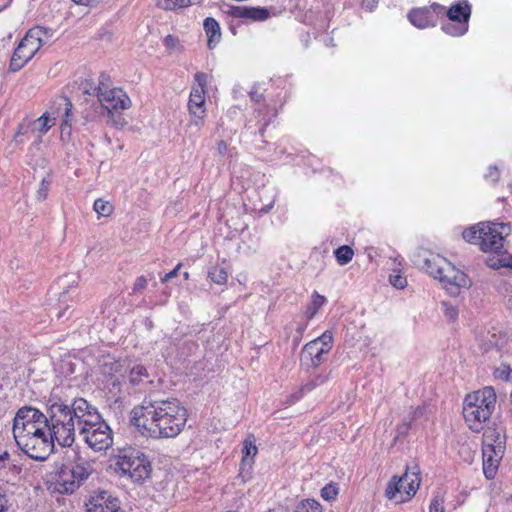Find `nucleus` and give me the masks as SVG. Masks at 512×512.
<instances>
[{"label":"nucleus","instance_id":"58","mask_svg":"<svg viewBox=\"0 0 512 512\" xmlns=\"http://www.w3.org/2000/svg\"><path fill=\"white\" fill-rule=\"evenodd\" d=\"M274 205V200H272L268 205H266L265 207L261 208V212H264V213H268L272 207Z\"/></svg>","mask_w":512,"mask_h":512},{"label":"nucleus","instance_id":"50","mask_svg":"<svg viewBox=\"0 0 512 512\" xmlns=\"http://www.w3.org/2000/svg\"><path fill=\"white\" fill-rule=\"evenodd\" d=\"M9 507V500L6 494L0 489V512H6Z\"/></svg>","mask_w":512,"mask_h":512},{"label":"nucleus","instance_id":"56","mask_svg":"<svg viewBox=\"0 0 512 512\" xmlns=\"http://www.w3.org/2000/svg\"><path fill=\"white\" fill-rule=\"evenodd\" d=\"M72 1L78 5L88 6V5L93 4L96 0H72Z\"/></svg>","mask_w":512,"mask_h":512},{"label":"nucleus","instance_id":"49","mask_svg":"<svg viewBox=\"0 0 512 512\" xmlns=\"http://www.w3.org/2000/svg\"><path fill=\"white\" fill-rule=\"evenodd\" d=\"M216 149L219 155L224 156L230 149L228 148V144L224 140H219L216 145Z\"/></svg>","mask_w":512,"mask_h":512},{"label":"nucleus","instance_id":"2","mask_svg":"<svg viewBox=\"0 0 512 512\" xmlns=\"http://www.w3.org/2000/svg\"><path fill=\"white\" fill-rule=\"evenodd\" d=\"M78 434L94 452H106L113 445V432L98 410L85 399H78Z\"/></svg>","mask_w":512,"mask_h":512},{"label":"nucleus","instance_id":"29","mask_svg":"<svg viewBox=\"0 0 512 512\" xmlns=\"http://www.w3.org/2000/svg\"><path fill=\"white\" fill-rule=\"evenodd\" d=\"M446 492L443 489H437L429 505V512H446L445 510Z\"/></svg>","mask_w":512,"mask_h":512},{"label":"nucleus","instance_id":"17","mask_svg":"<svg viewBox=\"0 0 512 512\" xmlns=\"http://www.w3.org/2000/svg\"><path fill=\"white\" fill-rule=\"evenodd\" d=\"M221 11L233 18L250 19L253 21H265L270 17V11L264 7H247L223 4Z\"/></svg>","mask_w":512,"mask_h":512},{"label":"nucleus","instance_id":"57","mask_svg":"<svg viewBox=\"0 0 512 512\" xmlns=\"http://www.w3.org/2000/svg\"><path fill=\"white\" fill-rule=\"evenodd\" d=\"M363 4L370 11H372L376 6L374 0H364Z\"/></svg>","mask_w":512,"mask_h":512},{"label":"nucleus","instance_id":"34","mask_svg":"<svg viewBox=\"0 0 512 512\" xmlns=\"http://www.w3.org/2000/svg\"><path fill=\"white\" fill-rule=\"evenodd\" d=\"M93 209L99 217H109L114 211V206L111 202L99 198L95 200Z\"/></svg>","mask_w":512,"mask_h":512},{"label":"nucleus","instance_id":"59","mask_svg":"<svg viewBox=\"0 0 512 512\" xmlns=\"http://www.w3.org/2000/svg\"><path fill=\"white\" fill-rule=\"evenodd\" d=\"M307 325L306 324H299L297 326V333L299 334V337L302 336L303 332L305 331Z\"/></svg>","mask_w":512,"mask_h":512},{"label":"nucleus","instance_id":"20","mask_svg":"<svg viewBox=\"0 0 512 512\" xmlns=\"http://www.w3.org/2000/svg\"><path fill=\"white\" fill-rule=\"evenodd\" d=\"M189 121L185 133L189 138L197 137L205 124L207 116L206 108H188Z\"/></svg>","mask_w":512,"mask_h":512},{"label":"nucleus","instance_id":"45","mask_svg":"<svg viewBox=\"0 0 512 512\" xmlns=\"http://www.w3.org/2000/svg\"><path fill=\"white\" fill-rule=\"evenodd\" d=\"M209 75L203 72H198L195 74V81L197 82V85L195 87H201L203 90H205V87L208 83Z\"/></svg>","mask_w":512,"mask_h":512},{"label":"nucleus","instance_id":"52","mask_svg":"<svg viewBox=\"0 0 512 512\" xmlns=\"http://www.w3.org/2000/svg\"><path fill=\"white\" fill-rule=\"evenodd\" d=\"M424 410L425 408L424 407H416L413 411H412V417H411V421H414L418 418H420L423 414H424Z\"/></svg>","mask_w":512,"mask_h":512},{"label":"nucleus","instance_id":"22","mask_svg":"<svg viewBox=\"0 0 512 512\" xmlns=\"http://www.w3.org/2000/svg\"><path fill=\"white\" fill-rule=\"evenodd\" d=\"M203 29L207 36V46L212 50L220 43L222 38L220 25L213 17H207L203 22Z\"/></svg>","mask_w":512,"mask_h":512},{"label":"nucleus","instance_id":"1","mask_svg":"<svg viewBox=\"0 0 512 512\" xmlns=\"http://www.w3.org/2000/svg\"><path fill=\"white\" fill-rule=\"evenodd\" d=\"M130 415V422L138 432L153 439L176 437L188 419L187 409L176 398H145Z\"/></svg>","mask_w":512,"mask_h":512},{"label":"nucleus","instance_id":"9","mask_svg":"<svg viewBox=\"0 0 512 512\" xmlns=\"http://www.w3.org/2000/svg\"><path fill=\"white\" fill-rule=\"evenodd\" d=\"M51 36V30L41 26H35L29 29L14 50L9 65L10 71H20L35 56L40 48L49 41Z\"/></svg>","mask_w":512,"mask_h":512},{"label":"nucleus","instance_id":"41","mask_svg":"<svg viewBox=\"0 0 512 512\" xmlns=\"http://www.w3.org/2000/svg\"><path fill=\"white\" fill-rule=\"evenodd\" d=\"M313 342H319V346L330 351L332 348L333 335L331 331H325L321 336L312 340Z\"/></svg>","mask_w":512,"mask_h":512},{"label":"nucleus","instance_id":"38","mask_svg":"<svg viewBox=\"0 0 512 512\" xmlns=\"http://www.w3.org/2000/svg\"><path fill=\"white\" fill-rule=\"evenodd\" d=\"M243 459L242 462L245 464L249 461V458H253L257 454V447L253 440L250 438L245 439L243 443Z\"/></svg>","mask_w":512,"mask_h":512},{"label":"nucleus","instance_id":"13","mask_svg":"<svg viewBox=\"0 0 512 512\" xmlns=\"http://www.w3.org/2000/svg\"><path fill=\"white\" fill-rule=\"evenodd\" d=\"M18 447L32 459L45 460L54 449L49 424L45 428H39L36 433L28 435Z\"/></svg>","mask_w":512,"mask_h":512},{"label":"nucleus","instance_id":"7","mask_svg":"<svg viewBox=\"0 0 512 512\" xmlns=\"http://www.w3.org/2000/svg\"><path fill=\"white\" fill-rule=\"evenodd\" d=\"M71 100L63 95L56 96L49 109L37 119L35 129L45 134L58 120L60 122V136L62 140H69L72 134L74 115Z\"/></svg>","mask_w":512,"mask_h":512},{"label":"nucleus","instance_id":"60","mask_svg":"<svg viewBox=\"0 0 512 512\" xmlns=\"http://www.w3.org/2000/svg\"><path fill=\"white\" fill-rule=\"evenodd\" d=\"M237 112H238V108H236V107H232V108H230V109L228 110V115H229V116L236 115V114H237Z\"/></svg>","mask_w":512,"mask_h":512},{"label":"nucleus","instance_id":"40","mask_svg":"<svg viewBox=\"0 0 512 512\" xmlns=\"http://www.w3.org/2000/svg\"><path fill=\"white\" fill-rule=\"evenodd\" d=\"M339 489L335 483L326 484L320 492L321 497L326 501H333L336 499Z\"/></svg>","mask_w":512,"mask_h":512},{"label":"nucleus","instance_id":"19","mask_svg":"<svg viewBox=\"0 0 512 512\" xmlns=\"http://www.w3.org/2000/svg\"><path fill=\"white\" fill-rule=\"evenodd\" d=\"M125 379L129 385L139 387L140 389L153 383L147 368L140 363H133L128 366Z\"/></svg>","mask_w":512,"mask_h":512},{"label":"nucleus","instance_id":"48","mask_svg":"<svg viewBox=\"0 0 512 512\" xmlns=\"http://www.w3.org/2000/svg\"><path fill=\"white\" fill-rule=\"evenodd\" d=\"M182 264L181 263H178L176 265V267L170 271L169 273L165 274L162 278H161V282L162 283H166L168 282L169 280H171L172 278L176 277L178 275V272L181 268Z\"/></svg>","mask_w":512,"mask_h":512},{"label":"nucleus","instance_id":"54","mask_svg":"<svg viewBox=\"0 0 512 512\" xmlns=\"http://www.w3.org/2000/svg\"><path fill=\"white\" fill-rule=\"evenodd\" d=\"M320 41H322L326 46H334V40L329 35L325 34L321 36Z\"/></svg>","mask_w":512,"mask_h":512},{"label":"nucleus","instance_id":"61","mask_svg":"<svg viewBox=\"0 0 512 512\" xmlns=\"http://www.w3.org/2000/svg\"><path fill=\"white\" fill-rule=\"evenodd\" d=\"M183 276H184L185 279H188L189 278V273L188 272H184Z\"/></svg>","mask_w":512,"mask_h":512},{"label":"nucleus","instance_id":"35","mask_svg":"<svg viewBox=\"0 0 512 512\" xmlns=\"http://www.w3.org/2000/svg\"><path fill=\"white\" fill-rule=\"evenodd\" d=\"M195 4L193 0H158V6L165 10H175Z\"/></svg>","mask_w":512,"mask_h":512},{"label":"nucleus","instance_id":"11","mask_svg":"<svg viewBox=\"0 0 512 512\" xmlns=\"http://www.w3.org/2000/svg\"><path fill=\"white\" fill-rule=\"evenodd\" d=\"M421 483L420 471L417 465L407 467L401 477L393 476L388 482L385 495L395 503L410 501L417 493Z\"/></svg>","mask_w":512,"mask_h":512},{"label":"nucleus","instance_id":"25","mask_svg":"<svg viewBox=\"0 0 512 512\" xmlns=\"http://www.w3.org/2000/svg\"><path fill=\"white\" fill-rule=\"evenodd\" d=\"M469 22L463 21H451L448 19L447 22L442 24V31L452 37L463 36L468 31Z\"/></svg>","mask_w":512,"mask_h":512},{"label":"nucleus","instance_id":"27","mask_svg":"<svg viewBox=\"0 0 512 512\" xmlns=\"http://www.w3.org/2000/svg\"><path fill=\"white\" fill-rule=\"evenodd\" d=\"M327 299L325 296L320 295L317 291H314L311 295V301L306 308L305 315L308 320H311L319 311V309L325 305Z\"/></svg>","mask_w":512,"mask_h":512},{"label":"nucleus","instance_id":"6","mask_svg":"<svg viewBox=\"0 0 512 512\" xmlns=\"http://www.w3.org/2000/svg\"><path fill=\"white\" fill-rule=\"evenodd\" d=\"M510 233V226L506 223L480 222L466 228L463 239L471 244L478 245L483 252H499L503 248L504 237Z\"/></svg>","mask_w":512,"mask_h":512},{"label":"nucleus","instance_id":"37","mask_svg":"<svg viewBox=\"0 0 512 512\" xmlns=\"http://www.w3.org/2000/svg\"><path fill=\"white\" fill-rule=\"evenodd\" d=\"M329 375H330L329 372L319 373V374L315 375L314 377H312L306 383L303 384L304 389H306L307 392H310V391L314 390L315 388H317L318 386L323 385L324 383H326L328 381Z\"/></svg>","mask_w":512,"mask_h":512},{"label":"nucleus","instance_id":"32","mask_svg":"<svg viewBox=\"0 0 512 512\" xmlns=\"http://www.w3.org/2000/svg\"><path fill=\"white\" fill-rule=\"evenodd\" d=\"M296 512H324V509L317 500L308 498L297 505Z\"/></svg>","mask_w":512,"mask_h":512},{"label":"nucleus","instance_id":"10","mask_svg":"<svg viewBox=\"0 0 512 512\" xmlns=\"http://www.w3.org/2000/svg\"><path fill=\"white\" fill-rule=\"evenodd\" d=\"M92 470L91 464L84 460L62 466L52 481L53 490L72 494L88 479Z\"/></svg>","mask_w":512,"mask_h":512},{"label":"nucleus","instance_id":"24","mask_svg":"<svg viewBox=\"0 0 512 512\" xmlns=\"http://www.w3.org/2000/svg\"><path fill=\"white\" fill-rule=\"evenodd\" d=\"M471 5L467 0H460L447 10V17L451 21L469 22Z\"/></svg>","mask_w":512,"mask_h":512},{"label":"nucleus","instance_id":"55","mask_svg":"<svg viewBox=\"0 0 512 512\" xmlns=\"http://www.w3.org/2000/svg\"><path fill=\"white\" fill-rule=\"evenodd\" d=\"M10 454L7 451L0 453V467L9 459Z\"/></svg>","mask_w":512,"mask_h":512},{"label":"nucleus","instance_id":"5","mask_svg":"<svg viewBox=\"0 0 512 512\" xmlns=\"http://www.w3.org/2000/svg\"><path fill=\"white\" fill-rule=\"evenodd\" d=\"M422 260L421 268L433 278L438 279L450 293L457 294L459 289L471 286L469 277L445 257L435 253H425Z\"/></svg>","mask_w":512,"mask_h":512},{"label":"nucleus","instance_id":"23","mask_svg":"<svg viewBox=\"0 0 512 512\" xmlns=\"http://www.w3.org/2000/svg\"><path fill=\"white\" fill-rule=\"evenodd\" d=\"M257 103V107L255 108V112L257 113L256 117L258 118L259 123V133L263 136L265 128L273 121L276 117L275 107H270L264 103H260L258 99L255 100Z\"/></svg>","mask_w":512,"mask_h":512},{"label":"nucleus","instance_id":"53","mask_svg":"<svg viewBox=\"0 0 512 512\" xmlns=\"http://www.w3.org/2000/svg\"><path fill=\"white\" fill-rule=\"evenodd\" d=\"M164 43L167 47L169 48H174L175 47V44H176V39L171 36V35H167L165 38H164Z\"/></svg>","mask_w":512,"mask_h":512},{"label":"nucleus","instance_id":"8","mask_svg":"<svg viewBox=\"0 0 512 512\" xmlns=\"http://www.w3.org/2000/svg\"><path fill=\"white\" fill-rule=\"evenodd\" d=\"M116 471L135 483H143L151 475V463L139 449L128 447L119 451L115 458Z\"/></svg>","mask_w":512,"mask_h":512},{"label":"nucleus","instance_id":"31","mask_svg":"<svg viewBox=\"0 0 512 512\" xmlns=\"http://www.w3.org/2000/svg\"><path fill=\"white\" fill-rule=\"evenodd\" d=\"M334 255L340 265H346L352 260L354 251L350 246L342 245L334 251Z\"/></svg>","mask_w":512,"mask_h":512},{"label":"nucleus","instance_id":"63","mask_svg":"<svg viewBox=\"0 0 512 512\" xmlns=\"http://www.w3.org/2000/svg\"><path fill=\"white\" fill-rule=\"evenodd\" d=\"M509 266L512 268V260H511V263L509 264Z\"/></svg>","mask_w":512,"mask_h":512},{"label":"nucleus","instance_id":"21","mask_svg":"<svg viewBox=\"0 0 512 512\" xmlns=\"http://www.w3.org/2000/svg\"><path fill=\"white\" fill-rule=\"evenodd\" d=\"M329 351L319 346V342L310 341L303 348V357L309 360L312 367H318L325 360Z\"/></svg>","mask_w":512,"mask_h":512},{"label":"nucleus","instance_id":"36","mask_svg":"<svg viewBox=\"0 0 512 512\" xmlns=\"http://www.w3.org/2000/svg\"><path fill=\"white\" fill-rule=\"evenodd\" d=\"M493 376L495 379L504 382H512V368L506 363H501L499 366L494 368Z\"/></svg>","mask_w":512,"mask_h":512},{"label":"nucleus","instance_id":"51","mask_svg":"<svg viewBox=\"0 0 512 512\" xmlns=\"http://www.w3.org/2000/svg\"><path fill=\"white\" fill-rule=\"evenodd\" d=\"M105 365H108L106 362ZM111 373H120L123 368V364L120 361L113 360L109 362Z\"/></svg>","mask_w":512,"mask_h":512},{"label":"nucleus","instance_id":"3","mask_svg":"<svg viewBox=\"0 0 512 512\" xmlns=\"http://www.w3.org/2000/svg\"><path fill=\"white\" fill-rule=\"evenodd\" d=\"M78 399L69 407L63 403H54L49 408L48 424L52 442L62 447H70L78 431Z\"/></svg>","mask_w":512,"mask_h":512},{"label":"nucleus","instance_id":"30","mask_svg":"<svg viewBox=\"0 0 512 512\" xmlns=\"http://www.w3.org/2000/svg\"><path fill=\"white\" fill-rule=\"evenodd\" d=\"M208 277L212 282L223 285L227 282L228 273L224 267L215 265L209 269Z\"/></svg>","mask_w":512,"mask_h":512},{"label":"nucleus","instance_id":"4","mask_svg":"<svg viewBox=\"0 0 512 512\" xmlns=\"http://www.w3.org/2000/svg\"><path fill=\"white\" fill-rule=\"evenodd\" d=\"M497 396L492 386L469 393L463 402V417L475 432L483 429L496 407Z\"/></svg>","mask_w":512,"mask_h":512},{"label":"nucleus","instance_id":"28","mask_svg":"<svg viewBox=\"0 0 512 512\" xmlns=\"http://www.w3.org/2000/svg\"><path fill=\"white\" fill-rule=\"evenodd\" d=\"M206 108V91L201 87H192L189 100L188 108Z\"/></svg>","mask_w":512,"mask_h":512},{"label":"nucleus","instance_id":"46","mask_svg":"<svg viewBox=\"0 0 512 512\" xmlns=\"http://www.w3.org/2000/svg\"><path fill=\"white\" fill-rule=\"evenodd\" d=\"M499 177H500V173L496 166H490L488 168L487 173L485 174V179L488 181H491V182L498 181Z\"/></svg>","mask_w":512,"mask_h":512},{"label":"nucleus","instance_id":"16","mask_svg":"<svg viewBox=\"0 0 512 512\" xmlns=\"http://www.w3.org/2000/svg\"><path fill=\"white\" fill-rule=\"evenodd\" d=\"M444 7L439 4H433L431 8L412 9L408 14L410 23L419 28L425 29L436 26V14L442 13Z\"/></svg>","mask_w":512,"mask_h":512},{"label":"nucleus","instance_id":"44","mask_svg":"<svg viewBox=\"0 0 512 512\" xmlns=\"http://www.w3.org/2000/svg\"><path fill=\"white\" fill-rule=\"evenodd\" d=\"M147 285H148L147 278L145 276H139L136 278V280L133 284L132 291L134 293L142 291L147 287Z\"/></svg>","mask_w":512,"mask_h":512},{"label":"nucleus","instance_id":"39","mask_svg":"<svg viewBox=\"0 0 512 512\" xmlns=\"http://www.w3.org/2000/svg\"><path fill=\"white\" fill-rule=\"evenodd\" d=\"M441 309L445 318L449 322H454L458 318L459 310L455 305L451 304L450 302H441Z\"/></svg>","mask_w":512,"mask_h":512},{"label":"nucleus","instance_id":"15","mask_svg":"<svg viewBox=\"0 0 512 512\" xmlns=\"http://www.w3.org/2000/svg\"><path fill=\"white\" fill-rule=\"evenodd\" d=\"M504 447L501 442L496 445L485 439L482 448L483 473L487 479H493L497 473L499 463L503 457Z\"/></svg>","mask_w":512,"mask_h":512},{"label":"nucleus","instance_id":"33","mask_svg":"<svg viewBox=\"0 0 512 512\" xmlns=\"http://www.w3.org/2000/svg\"><path fill=\"white\" fill-rule=\"evenodd\" d=\"M313 13L314 12L312 10L306 13V18L311 22V24L323 29L328 27V23L331 18V12L328 8H325V10L320 13L319 17L315 19V21L313 20Z\"/></svg>","mask_w":512,"mask_h":512},{"label":"nucleus","instance_id":"42","mask_svg":"<svg viewBox=\"0 0 512 512\" xmlns=\"http://www.w3.org/2000/svg\"><path fill=\"white\" fill-rule=\"evenodd\" d=\"M389 282L393 287L397 289H403L407 285L406 278L402 276L400 272L391 274L389 276Z\"/></svg>","mask_w":512,"mask_h":512},{"label":"nucleus","instance_id":"26","mask_svg":"<svg viewBox=\"0 0 512 512\" xmlns=\"http://www.w3.org/2000/svg\"><path fill=\"white\" fill-rule=\"evenodd\" d=\"M119 510V501L111 496H101L93 505L94 512H117Z\"/></svg>","mask_w":512,"mask_h":512},{"label":"nucleus","instance_id":"47","mask_svg":"<svg viewBox=\"0 0 512 512\" xmlns=\"http://www.w3.org/2000/svg\"><path fill=\"white\" fill-rule=\"evenodd\" d=\"M49 182L45 179L42 180L39 190L37 191V197L39 200H44L47 197L49 190Z\"/></svg>","mask_w":512,"mask_h":512},{"label":"nucleus","instance_id":"12","mask_svg":"<svg viewBox=\"0 0 512 512\" xmlns=\"http://www.w3.org/2000/svg\"><path fill=\"white\" fill-rule=\"evenodd\" d=\"M48 424V417L40 410L33 407L20 408L13 421V436L19 445L28 435L39 431V428H45Z\"/></svg>","mask_w":512,"mask_h":512},{"label":"nucleus","instance_id":"14","mask_svg":"<svg viewBox=\"0 0 512 512\" xmlns=\"http://www.w3.org/2000/svg\"><path fill=\"white\" fill-rule=\"evenodd\" d=\"M85 93L96 95L100 104L110 113L112 110H126L131 107L129 96L122 89L108 88L103 82L91 92L85 89Z\"/></svg>","mask_w":512,"mask_h":512},{"label":"nucleus","instance_id":"62","mask_svg":"<svg viewBox=\"0 0 512 512\" xmlns=\"http://www.w3.org/2000/svg\"><path fill=\"white\" fill-rule=\"evenodd\" d=\"M245 126H246L247 129L251 128V126L249 124H246Z\"/></svg>","mask_w":512,"mask_h":512},{"label":"nucleus","instance_id":"18","mask_svg":"<svg viewBox=\"0 0 512 512\" xmlns=\"http://www.w3.org/2000/svg\"><path fill=\"white\" fill-rule=\"evenodd\" d=\"M60 285L63 287V292L59 297V311L56 314L57 319H61L65 316V310L70 307L69 302H73L77 297V277L73 276L71 281H65V279H60Z\"/></svg>","mask_w":512,"mask_h":512},{"label":"nucleus","instance_id":"43","mask_svg":"<svg viewBox=\"0 0 512 512\" xmlns=\"http://www.w3.org/2000/svg\"><path fill=\"white\" fill-rule=\"evenodd\" d=\"M308 393L306 389H304V386L302 385L298 389H296L294 392H292L290 395H288L286 403L289 405H292L303 398V396Z\"/></svg>","mask_w":512,"mask_h":512}]
</instances>
